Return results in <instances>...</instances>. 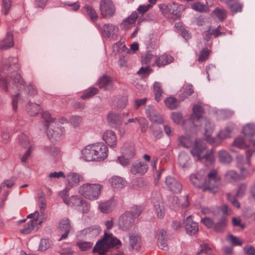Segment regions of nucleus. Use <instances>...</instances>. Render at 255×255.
Returning <instances> with one entry per match:
<instances>
[{"instance_id": "obj_1", "label": "nucleus", "mask_w": 255, "mask_h": 255, "mask_svg": "<svg viewBox=\"0 0 255 255\" xmlns=\"http://www.w3.org/2000/svg\"><path fill=\"white\" fill-rule=\"evenodd\" d=\"M103 189V185L100 183L87 182L79 189V194L85 199L95 200L99 198Z\"/></svg>"}, {"instance_id": "obj_2", "label": "nucleus", "mask_w": 255, "mask_h": 255, "mask_svg": "<svg viewBox=\"0 0 255 255\" xmlns=\"http://www.w3.org/2000/svg\"><path fill=\"white\" fill-rule=\"evenodd\" d=\"M121 246V242L114 238L112 234L105 233L103 239L99 241L94 247L93 251L100 255H105L106 252L114 247L119 248Z\"/></svg>"}, {"instance_id": "obj_3", "label": "nucleus", "mask_w": 255, "mask_h": 255, "mask_svg": "<svg viewBox=\"0 0 255 255\" xmlns=\"http://www.w3.org/2000/svg\"><path fill=\"white\" fill-rule=\"evenodd\" d=\"M191 153L194 156H196L198 159L205 158L211 162L214 160L212 152L207 150L206 147L201 144L200 141H196L194 143Z\"/></svg>"}, {"instance_id": "obj_4", "label": "nucleus", "mask_w": 255, "mask_h": 255, "mask_svg": "<svg viewBox=\"0 0 255 255\" xmlns=\"http://www.w3.org/2000/svg\"><path fill=\"white\" fill-rule=\"evenodd\" d=\"M221 177L216 170H212L207 174L205 181L201 185V189L203 191L212 190L216 184L220 181Z\"/></svg>"}, {"instance_id": "obj_5", "label": "nucleus", "mask_w": 255, "mask_h": 255, "mask_svg": "<svg viewBox=\"0 0 255 255\" xmlns=\"http://www.w3.org/2000/svg\"><path fill=\"white\" fill-rule=\"evenodd\" d=\"M100 11L103 18H109L115 14L116 8L112 0H101Z\"/></svg>"}, {"instance_id": "obj_6", "label": "nucleus", "mask_w": 255, "mask_h": 255, "mask_svg": "<svg viewBox=\"0 0 255 255\" xmlns=\"http://www.w3.org/2000/svg\"><path fill=\"white\" fill-rule=\"evenodd\" d=\"M201 222L208 228H213L215 231L220 232L226 227L227 221L224 218L219 223L214 224L210 218L205 217L202 219Z\"/></svg>"}, {"instance_id": "obj_7", "label": "nucleus", "mask_w": 255, "mask_h": 255, "mask_svg": "<svg viewBox=\"0 0 255 255\" xmlns=\"http://www.w3.org/2000/svg\"><path fill=\"white\" fill-rule=\"evenodd\" d=\"M60 195L65 203L68 205L80 206L85 203V201L77 195L68 198V190H63L60 193Z\"/></svg>"}, {"instance_id": "obj_8", "label": "nucleus", "mask_w": 255, "mask_h": 255, "mask_svg": "<svg viewBox=\"0 0 255 255\" xmlns=\"http://www.w3.org/2000/svg\"><path fill=\"white\" fill-rule=\"evenodd\" d=\"M148 169V165L143 161L133 163L130 167V172L134 175L142 176L145 174Z\"/></svg>"}, {"instance_id": "obj_9", "label": "nucleus", "mask_w": 255, "mask_h": 255, "mask_svg": "<svg viewBox=\"0 0 255 255\" xmlns=\"http://www.w3.org/2000/svg\"><path fill=\"white\" fill-rule=\"evenodd\" d=\"M39 213L38 212H35L34 214H31L28 216V218H34L30 222L27 223L24 225L23 229H20L19 231L23 234H28L32 231L34 227L37 225L38 222V216Z\"/></svg>"}, {"instance_id": "obj_10", "label": "nucleus", "mask_w": 255, "mask_h": 255, "mask_svg": "<svg viewBox=\"0 0 255 255\" xmlns=\"http://www.w3.org/2000/svg\"><path fill=\"white\" fill-rule=\"evenodd\" d=\"M93 145L96 160H104L107 157L108 149L105 144L102 143H97Z\"/></svg>"}, {"instance_id": "obj_11", "label": "nucleus", "mask_w": 255, "mask_h": 255, "mask_svg": "<svg viewBox=\"0 0 255 255\" xmlns=\"http://www.w3.org/2000/svg\"><path fill=\"white\" fill-rule=\"evenodd\" d=\"M173 61L174 58L171 55L164 53L159 56L155 55L154 64L152 65L162 67L173 62Z\"/></svg>"}, {"instance_id": "obj_12", "label": "nucleus", "mask_w": 255, "mask_h": 255, "mask_svg": "<svg viewBox=\"0 0 255 255\" xmlns=\"http://www.w3.org/2000/svg\"><path fill=\"white\" fill-rule=\"evenodd\" d=\"M82 180V177L78 174L75 173L69 174L67 176V183L66 185V189L64 190H68V192L72 188L77 186Z\"/></svg>"}, {"instance_id": "obj_13", "label": "nucleus", "mask_w": 255, "mask_h": 255, "mask_svg": "<svg viewBox=\"0 0 255 255\" xmlns=\"http://www.w3.org/2000/svg\"><path fill=\"white\" fill-rule=\"evenodd\" d=\"M244 135V138L246 140H248L249 142L251 143L254 140V136L255 135V126L251 124L245 125L242 131Z\"/></svg>"}, {"instance_id": "obj_14", "label": "nucleus", "mask_w": 255, "mask_h": 255, "mask_svg": "<svg viewBox=\"0 0 255 255\" xmlns=\"http://www.w3.org/2000/svg\"><path fill=\"white\" fill-rule=\"evenodd\" d=\"M103 139L110 147H114L117 143V137L114 132L111 130L105 131L103 135Z\"/></svg>"}, {"instance_id": "obj_15", "label": "nucleus", "mask_w": 255, "mask_h": 255, "mask_svg": "<svg viewBox=\"0 0 255 255\" xmlns=\"http://www.w3.org/2000/svg\"><path fill=\"white\" fill-rule=\"evenodd\" d=\"M82 158L87 161L96 160L94 145L87 146L82 151Z\"/></svg>"}, {"instance_id": "obj_16", "label": "nucleus", "mask_w": 255, "mask_h": 255, "mask_svg": "<svg viewBox=\"0 0 255 255\" xmlns=\"http://www.w3.org/2000/svg\"><path fill=\"white\" fill-rule=\"evenodd\" d=\"M138 18L137 13L136 11H133L127 18L125 19L121 24L122 28L125 30L128 29L134 26Z\"/></svg>"}, {"instance_id": "obj_17", "label": "nucleus", "mask_w": 255, "mask_h": 255, "mask_svg": "<svg viewBox=\"0 0 255 255\" xmlns=\"http://www.w3.org/2000/svg\"><path fill=\"white\" fill-rule=\"evenodd\" d=\"M83 12L89 18L90 20L95 23L97 22L99 16L96 11L90 5H85L83 7Z\"/></svg>"}, {"instance_id": "obj_18", "label": "nucleus", "mask_w": 255, "mask_h": 255, "mask_svg": "<svg viewBox=\"0 0 255 255\" xmlns=\"http://www.w3.org/2000/svg\"><path fill=\"white\" fill-rule=\"evenodd\" d=\"M59 228L61 232H64V233L62 235L61 237L59 239V241H61L67 238L71 229L69 220L66 219L62 220L60 223Z\"/></svg>"}, {"instance_id": "obj_19", "label": "nucleus", "mask_w": 255, "mask_h": 255, "mask_svg": "<svg viewBox=\"0 0 255 255\" xmlns=\"http://www.w3.org/2000/svg\"><path fill=\"white\" fill-rule=\"evenodd\" d=\"M186 229L187 232L190 234H194L196 233L199 230L198 224L192 221V219L191 216H189L186 219Z\"/></svg>"}, {"instance_id": "obj_20", "label": "nucleus", "mask_w": 255, "mask_h": 255, "mask_svg": "<svg viewBox=\"0 0 255 255\" xmlns=\"http://www.w3.org/2000/svg\"><path fill=\"white\" fill-rule=\"evenodd\" d=\"M181 91L182 93L180 95V99L181 101H183L184 99L187 98L194 92L192 86L187 84L184 85L182 87Z\"/></svg>"}, {"instance_id": "obj_21", "label": "nucleus", "mask_w": 255, "mask_h": 255, "mask_svg": "<svg viewBox=\"0 0 255 255\" xmlns=\"http://www.w3.org/2000/svg\"><path fill=\"white\" fill-rule=\"evenodd\" d=\"M118 28L112 24L104 25L103 29V34L107 37H110L118 32Z\"/></svg>"}, {"instance_id": "obj_22", "label": "nucleus", "mask_w": 255, "mask_h": 255, "mask_svg": "<svg viewBox=\"0 0 255 255\" xmlns=\"http://www.w3.org/2000/svg\"><path fill=\"white\" fill-rule=\"evenodd\" d=\"M204 110L202 107L200 105H195L193 108V113L191 116L192 120H199L203 117Z\"/></svg>"}, {"instance_id": "obj_23", "label": "nucleus", "mask_w": 255, "mask_h": 255, "mask_svg": "<svg viewBox=\"0 0 255 255\" xmlns=\"http://www.w3.org/2000/svg\"><path fill=\"white\" fill-rule=\"evenodd\" d=\"M111 185L115 189H122L125 185V181L120 177H114L110 179Z\"/></svg>"}, {"instance_id": "obj_24", "label": "nucleus", "mask_w": 255, "mask_h": 255, "mask_svg": "<svg viewBox=\"0 0 255 255\" xmlns=\"http://www.w3.org/2000/svg\"><path fill=\"white\" fill-rule=\"evenodd\" d=\"M98 85L100 88L107 89L112 86V81L110 77L104 76L99 80Z\"/></svg>"}, {"instance_id": "obj_25", "label": "nucleus", "mask_w": 255, "mask_h": 255, "mask_svg": "<svg viewBox=\"0 0 255 255\" xmlns=\"http://www.w3.org/2000/svg\"><path fill=\"white\" fill-rule=\"evenodd\" d=\"M129 243L133 249L138 250L140 249L141 246V238L138 235H131L130 236Z\"/></svg>"}, {"instance_id": "obj_26", "label": "nucleus", "mask_w": 255, "mask_h": 255, "mask_svg": "<svg viewBox=\"0 0 255 255\" xmlns=\"http://www.w3.org/2000/svg\"><path fill=\"white\" fill-rule=\"evenodd\" d=\"M169 16L173 18H179L180 16V11L178 4L172 3L170 4Z\"/></svg>"}, {"instance_id": "obj_27", "label": "nucleus", "mask_w": 255, "mask_h": 255, "mask_svg": "<svg viewBox=\"0 0 255 255\" xmlns=\"http://www.w3.org/2000/svg\"><path fill=\"white\" fill-rule=\"evenodd\" d=\"M227 3L233 12L241 11L242 5L237 0H227Z\"/></svg>"}, {"instance_id": "obj_28", "label": "nucleus", "mask_w": 255, "mask_h": 255, "mask_svg": "<svg viewBox=\"0 0 255 255\" xmlns=\"http://www.w3.org/2000/svg\"><path fill=\"white\" fill-rule=\"evenodd\" d=\"M13 34L11 32L7 33L6 37L2 41L1 45L2 48H8L11 47L13 46Z\"/></svg>"}, {"instance_id": "obj_29", "label": "nucleus", "mask_w": 255, "mask_h": 255, "mask_svg": "<svg viewBox=\"0 0 255 255\" xmlns=\"http://www.w3.org/2000/svg\"><path fill=\"white\" fill-rule=\"evenodd\" d=\"M234 145L240 148H245L249 146H252L251 142H249L248 140H246L245 138L241 137L237 138L234 141Z\"/></svg>"}, {"instance_id": "obj_30", "label": "nucleus", "mask_w": 255, "mask_h": 255, "mask_svg": "<svg viewBox=\"0 0 255 255\" xmlns=\"http://www.w3.org/2000/svg\"><path fill=\"white\" fill-rule=\"evenodd\" d=\"M164 103L165 105L171 110L175 109L178 106V102L173 97L168 98L164 101Z\"/></svg>"}, {"instance_id": "obj_31", "label": "nucleus", "mask_w": 255, "mask_h": 255, "mask_svg": "<svg viewBox=\"0 0 255 255\" xmlns=\"http://www.w3.org/2000/svg\"><path fill=\"white\" fill-rule=\"evenodd\" d=\"M213 14H214L219 20L220 21L224 20L227 16L226 10L224 9H220L217 8L213 12Z\"/></svg>"}, {"instance_id": "obj_32", "label": "nucleus", "mask_w": 255, "mask_h": 255, "mask_svg": "<svg viewBox=\"0 0 255 255\" xmlns=\"http://www.w3.org/2000/svg\"><path fill=\"white\" fill-rule=\"evenodd\" d=\"M210 50L207 48L203 49L200 52L198 60V62L202 63L207 60L210 54Z\"/></svg>"}, {"instance_id": "obj_33", "label": "nucleus", "mask_w": 255, "mask_h": 255, "mask_svg": "<svg viewBox=\"0 0 255 255\" xmlns=\"http://www.w3.org/2000/svg\"><path fill=\"white\" fill-rule=\"evenodd\" d=\"M153 90L156 100L158 102L160 100V97L162 94V90L159 83L155 82L153 86Z\"/></svg>"}, {"instance_id": "obj_34", "label": "nucleus", "mask_w": 255, "mask_h": 255, "mask_svg": "<svg viewBox=\"0 0 255 255\" xmlns=\"http://www.w3.org/2000/svg\"><path fill=\"white\" fill-rule=\"evenodd\" d=\"M98 92L96 88H91L87 90L81 96L82 99H86L91 98Z\"/></svg>"}, {"instance_id": "obj_35", "label": "nucleus", "mask_w": 255, "mask_h": 255, "mask_svg": "<svg viewBox=\"0 0 255 255\" xmlns=\"http://www.w3.org/2000/svg\"><path fill=\"white\" fill-rule=\"evenodd\" d=\"M76 245L81 251H86L90 249L93 244L91 242L79 241L77 243Z\"/></svg>"}, {"instance_id": "obj_36", "label": "nucleus", "mask_w": 255, "mask_h": 255, "mask_svg": "<svg viewBox=\"0 0 255 255\" xmlns=\"http://www.w3.org/2000/svg\"><path fill=\"white\" fill-rule=\"evenodd\" d=\"M179 143L181 145L186 148L192 146V142L190 138L187 136H181L179 139Z\"/></svg>"}, {"instance_id": "obj_37", "label": "nucleus", "mask_w": 255, "mask_h": 255, "mask_svg": "<svg viewBox=\"0 0 255 255\" xmlns=\"http://www.w3.org/2000/svg\"><path fill=\"white\" fill-rule=\"evenodd\" d=\"M154 57L153 55L149 53H147L142 57V63L143 64L148 65L152 61L154 62Z\"/></svg>"}, {"instance_id": "obj_38", "label": "nucleus", "mask_w": 255, "mask_h": 255, "mask_svg": "<svg viewBox=\"0 0 255 255\" xmlns=\"http://www.w3.org/2000/svg\"><path fill=\"white\" fill-rule=\"evenodd\" d=\"M12 4V0H3L2 4V11L5 15L7 14Z\"/></svg>"}, {"instance_id": "obj_39", "label": "nucleus", "mask_w": 255, "mask_h": 255, "mask_svg": "<svg viewBox=\"0 0 255 255\" xmlns=\"http://www.w3.org/2000/svg\"><path fill=\"white\" fill-rule=\"evenodd\" d=\"M99 208L102 212L108 213L112 210L111 203L109 202L102 203L100 205Z\"/></svg>"}, {"instance_id": "obj_40", "label": "nucleus", "mask_w": 255, "mask_h": 255, "mask_svg": "<svg viewBox=\"0 0 255 255\" xmlns=\"http://www.w3.org/2000/svg\"><path fill=\"white\" fill-rule=\"evenodd\" d=\"M157 215L159 218H163L164 215L165 209L163 204L155 205Z\"/></svg>"}, {"instance_id": "obj_41", "label": "nucleus", "mask_w": 255, "mask_h": 255, "mask_svg": "<svg viewBox=\"0 0 255 255\" xmlns=\"http://www.w3.org/2000/svg\"><path fill=\"white\" fill-rule=\"evenodd\" d=\"M191 7L193 9L201 12L206 11L207 9V6L205 4L199 2L194 3L192 4Z\"/></svg>"}, {"instance_id": "obj_42", "label": "nucleus", "mask_w": 255, "mask_h": 255, "mask_svg": "<svg viewBox=\"0 0 255 255\" xmlns=\"http://www.w3.org/2000/svg\"><path fill=\"white\" fill-rule=\"evenodd\" d=\"M192 182L195 185L199 186L201 188V185L203 184H200L201 180V174H193L190 177Z\"/></svg>"}, {"instance_id": "obj_43", "label": "nucleus", "mask_w": 255, "mask_h": 255, "mask_svg": "<svg viewBox=\"0 0 255 255\" xmlns=\"http://www.w3.org/2000/svg\"><path fill=\"white\" fill-rule=\"evenodd\" d=\"M201 249L198 255H207L210 254L212 252L211 249L207 245H203L201 246Z\"/></svg>"}, {"instance_id": "obj_44", "label": "nucleus", "mask_w": 255, "mask_h": 255, "mask_svg": "<svg viewBox=\"0 0 255 255\" xmlns=\"http://www.w3.org/2000/svg\"><path fill=\"white\" fill-rule=\"evenodd\" d=\"M160 10L165 16L169 17L170 12V4L166 5L165 4H161L159 5Z\"/></svg>"}, {"instance_id": "obj_45", "label": "nucleus", "mask_w": 255, "mask_h": 255, "mask_svg": "<svg viewBox=\"0 0 255 255\" xmlns=\"http://www.w3.org/2000/svg\"><path fill=\"white\" fill-rule=\"evenodd\" d=\"M228 240L230 241L232 244L234 246H241L243 244V242L241 240L233 235L229 236Z\"/></svg>"}, {"instance_id": "obj_46", "label": "nucleus", "mask_w": 255, "mask_h": 255, "mask_svg": "<svg viewBox=\"0 0 255 255\" xmlns=\"http://www.w3.org/2000/svg\"><path fill=\"white\" fill-rule=\"evenodd\" d=\"M232 224L233 226L240 227L242 229H243L245 227V225L241 223V220L240 218H233Z\"/></svg>"}, {"instance_id": "obj_47", "label": "nucleus", "mask_w": 255, "mask_h": 255, "mask_svg": "<svg viewBox=\"0 0 255 255\" xmlns=\"http://www.w3.org/2000/svg\"><path fill=\"white\" fill-rule=\"evenodd\" d=\"M141 207H138L137 206H133L131 209L132 216L134 217L138 216L141 214Z\"/></svg>"}, {"instance_id": "obj_48", "label": "nucleus", "mask_w": 255, "mask_h": 255, "mask_svg": "<svg viewBox=\"0 0 255 255\" xmlns=\"http://www.w3.org/2000/svg\"><path fill=\"white\" fill-rule=\"evenodd\" d=\"M151 7V4L140 5L137 8V11L139 13L143 14L147 11Z\"/></svg>"}, {"instance_id": "obj_49", "label": "nucleus", "mask_w": 255, "mask_h": 255, "mask_svg": "<svg viewBox=\"0 0 255 255\" xmlns=\"http://www.w3.org/2000/svg\"><path fill=\"white\" fill-rule=\"evenodd\" d=\"M49 177L50 178H59L60 177H65L64 173L62 171H59L58 172H54L51 173L49 175Z\"/></svg>"}, {"instance_id": "obj_50", "label": "nucleus", "mask_w": 255, "mask_h": 255, "mask_svg": "<svg viewBox=\"0 0 255 255\" xmlns=\"http://www.w3.org/2000/svg\"><path fill=\"white\" fill-rule=\"evenodd\" d=\"M182 118V116L179 113H173L172 115V120L177 124H179L181 122Z\"/></svg>"}, {"instance_id": "obj_51", "label": "nucleus", "mask_w": 255, "mask_h": 255, "mask_svg": "<svg viewBox=\"0 0 255 255\" xmlns=\"http://www.w3.org/2000/svg\"><path fill=\"white\" fill-rule=\"evenodd\" d=\"M244 251L247 255H255V249L252 247L247 246Z\"/></svg>"}, {"instance_id": "obj_52", "label": "nucleus", "mask_w": 255, "mask_h": 255, "mask_svg": "<svg viewBox=\"0 0 255 255\" xmlns=\"http://www.w3.org/2000/svg\"><path fill=\"white\" fill-rule=\"evenodd\" d=\"M231 131L229 129H226L225 130L221 131L219 136L221 138H226L230 137Z\"/></svg>"}, {"instance_id": "obj_53", "label": "nucleus", "mask_w": 255, "mask_h": 255, "mask_svg": "<svg viewBox=\"0 0 255 255\" xmlns=\"http://www.w3.org/2000/svg\"><path fill=\"white\" fill-rule=\"evenodd\" d=\"M151 69L148 66L146 67H141L140 70L138 71V74L142 75V74H147L148 75L151 71Z\"/></svg>"}, {"instance_id": "obj_54", "label": "nucleus", "mask_w": 255, "mask_h": 255, "mask_svg": "<svg viewBox=\"0 0 255 255\" xmlns=\"http://www.w3.org/2000/svg\"><path fill=\"white\" fill-rule=\"evenodd\" d=\"M73 253V251L71 248H65L63 249L60 252L59 254L61 255H71Z\"/></svg>"}, {"instance_id": "obj_55", "label": "nucleus", "mask_w": 255, "mask_h": 255, "mask_svg": "<svg viewBox=\"0 0 255 255\" xmlns=\"http://www.w3.org/2000/svg\"><path fill=\"white\" fill-rule=\"evenodd\" d=\"M42 116L45 121L47 123L51 122L53 121L50 115L47 112H43L42 114Z\"/></svg>"}, {"instance_id": "obj_56", "label": "nucleus", "mask_w": 255, "mask_h": 255, "mask_svg": "<svg viewBox=\"0 0 255 255\" xmlns=\"http://www.w3.org/2000/svg\"><path fill=\"white\" fill-rule=\"evenodd\" d=\"M227 198L228 200L232 203L233 206L237 207V208H239L240 206L239 203L236 201V200L234 197H230V195L229 194L227 195Z\"/></svg>"}, {"instance_id": "obj_57", "label": "nucleus", "mask_w": 255, "mask_h": 255, "mask_svg": "<svg viewBox=\"0 0 255 255\" xmlns=\"http://www.w3.org/2000/svg\"><path fill=\"white\" fill-rule=\"evenodd\" d=\"M180 32L182 37L186 39H188L191 37L190 33H189V32L184 28L181 30Z\"/></svg>"}, {"instance_id": "obj_58", "label": "nucleus", "mask_w": 255, "mask_h": 255, "mask_svg": "<svg viewBox=\"0 0 255 255\" xmlns=\"http://www.w3.org/2000/svg\"><path fill=\"white\" fill-rule=\"evenodd\" d=\"M219 28H220V27L219 26L216 29L212 30L211 31L210 30H209L208 31V32L209 33V34H210L211 35H213L215 37H217L220 34Z\"/></svg>"}, {"instance_id": "obj_59", "label": "nucleus", "mask_w": 255, "mask_h": 255, "mask_svg": "<svg viewBox=\"0 0 255 255\" xmlns=\"http://www.w3.org/2000/svg\"><path fill=\"white\" fill-rule=\"evenodd\" d=\"M146 102V99H142L137 100L135 101V106L136 108L137 109L139 107L145 104Z\"/></svg>"}, {"instance_id": "obj_60", "label": "nucleus", "mask_w": 255, "mask_h": 255, "mask_svg": "<svg viewBox=\"0 0 255 255\" xmlns=\"http://www.w3.org/2000/svg\"><path fill=\"white\" fill-rule=\"evenodd\" d=\"M40 200L39 207L40 208V212L42 213L46 208V201L44 198H41Z\"/></svg>"}, {"instance_id": "obj_61", "label": "nucleus", "mask_w": 255, "mask_h": 255, "mask_svg": "<svg viewBox=\"0 0 255 255\" xmlns=\"http://www.w3.org/2000/svg\"><path fill=\"white\" fill-rule=\"evenodd\" d=\"M48 0H35L36 4L39 7L45 6Z\"/></svg>"}, {"instance_id": "obj_62", "label": "nucleus", "mask_w": 255, "mask_h": 255, "mask_svg": "<svg viewBox=\"0 0 255 255\" xmlns=\"http://www.w3.org/2000/svg\"><path fill=\"white\" fill-rule=\"evenodd\" d=\"M31 148H29L28 150H27V151L26 152V153H25V154L23 156V157L21 158V161L22 162H25L27 159V158L30 156V152H31Z\"/></svg>"}, {"instance_id": "obj_63", "label": "nucleus", "mask_w": 255, "mask_h": 255, "mask_svg": "<svg viewBox=\"0 0 255 255\" xmlns=\"http://www.w3.org/2000/svg\"><path fill=\"white\" fill-rule=\"evenodd\" d=\"M118 159L120 161V163L124 166L129 164L128 160L125 158L124 157H119Z\"/></svg>"}, {"instance_id": "obj_64", "label": "nucleus", "mask_w": 255, "mask_h": 255, "mask_svg": "<svg viewBox=\"0 0 255 255\" xmlns=\"http://www.w3.org/2000/svg\"><path fill=\"white\" fill-rule=\"evenodd\" d=\"M245 188H245V186H243V185L241 186L238 191L237 193V196L239 197L240 196H242L244 193Z\"/></svg>"}]
</instances>
